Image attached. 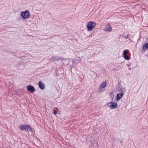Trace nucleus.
<instances>
[{"label":"nucleus","mask_w":148,"mask_h":148,"mask_svg":"<svg viewBox=\"0 0 148 148\" xmlns=\"http://www.w3.org/2000/svg\"><path fill=\"white\" fill-rule=\"evenodd\" d=\"M96 23L94 21H90L88 22L86 25L87 31L88 32L92 31L95 27Z\"/></svg>","instance_id":"nucleus-1"},{"label":"nucleus","mask_w":148,"mask_h":148,"mask_svg":"<svg viewBox=\"0 0 148 148\" xmlns=\"http://www.w3.org/2000/svg\"><path fill=\"white\" fill-rule=\"evenodd\" d=\"M39 88L42 89H44L45 87L44 84L41 81L39 82Z\"/></svg>","instance_id":"nucleus-9"},{"label":"nucleus","mask_w":148,"mask_h":148,"mask_svg":"<svg viewBox=\"0 0 148 148\" xmlns=\"http://www.w3.org/2000/svg\"><path fill=\"white\" fill-rule=\"evenodd\" d=\"M26 130L29 134H31L33 132V130L32 128L29 125H27Z\"/></svg>","instance_id":"nucleus-10"},{"label":"nucleus","mask_w":148,"mask_h":148,"mask_svg":"<svg viewBox=\"0 0 148 148\" xmlns=\"http://www.w3.org/2000/svg\"><path fill=\"white\" fill-rule=\"evenodd\" d=\"M27 89L28 91L31 93L34 92L35 90L34 87L31 85H29L27 86Z\"/></svg>","instance_id":"nucleus-6"},{"label":"nucleus","mask_w":148,"mask_h":148,"mask_svg":"<svg viewBox=\"0 0 148 148\" xmlns=\"http://www.w3.org/2000/svg\"><path fill=\"white\" fill-rule=\"evenodd\" d=\"M119 93H118L117 94L116 100L117 101L119 100L123 97V91L121 89V90L119 91Z\"/></svg>","instance_id":"nucleus-5"},{"label":"nucleus","mask_w":148,"mask_h":148,"mask_svg":"<svg viewBox=\"0 0 148 148\" xmlns=\"http://www.w3.org/2000/svg\"><path fill=\"white\" fill-rule=\"evenodd\" d=\"M111 29L110 23L108 24L105 27L104 31L105 32H110Z\"/></svg>","instance_id":"nucleus-7"},{"label":"nucleus","mask_w":148,"mask_h":148,"mask_svg":"<svg viewBox=\"0 0 148 148\" xmlns=\"http://www.w3.org/2000/svg\"><path fill=\"white\" fill-rule=\"evenodd\" d=\"M53 113L54 114H56L57 113V112L56 111H55L53 112Z\"/></svg>","instance_id":"nucleus-16"},{"label":"nucleus","mask_w":148,"mask_h":148,"mask_svg":"<svg viewBox=\"0 0 148 148\" xmlns=\"http://www.w3.org/2000/svg\"><path fill=\"white\" fill-rule=\"evenodd\" d=\"M148 48V43L145 44L144 45L143 47V50L147 49Z\"/></svg>","instance_id":"nucleus-12"},{"label":"nucleus","mask_w":148,"mask_h":148,"mask_svg":"<svg viewBox=\"0 0 148 148\" xmlns=\"http://www.w3.org/2000/svg\"><path fill=\"white\" fill-rule=\"evenodd\" d=\"M124 58L125 60H129V56L127 55H124Z\"/></svg>","instance_id":"nucleus-14"},{"label":"nucleus","mask_w":148,"mask_h":148,"mask_svg":"<svg viewBox=\"0 0 148 148\" xmlns=\"http://www.w3.org/2000/svg\"><path fill=\"white\" fill-rule=\"evenodd\" d=\"M108 83V82L106 81L101 82L99 85L98 92L101 93L103 91L104 89L107 86Z\"/></svg>","instance_id":"nucleus-2"},{"label":"nucleus","mask_w":148,"mask_h":148,"mask_svg":"<svg viewBox=\"0 0 148 148\" xmlns=\"http://www.w3.org/2000/svg\"><path fill=\"white\" fill-rule=\"evenodd\" d=\"M21 15L22 18L23 19H27L30 16V13L28 10H26L24 12H21Z\"/></svg>","instance_id":"nucleus-3"},{"label":"nucleus","mask_w":148,"mask_h":148,"mask_svg":"<svg viewBox=\"0 0 148 148\" xmlns=\"http://www.w3.org/2000/svg\"><path fill=\"white\" fill-rule=\"evenodd\" d=\"M108 106L110 107V108H111V102H109L107 104Z\"/></svg>","instance_id":"nucleus-15"},{"label":"nucleus","mask_w":148,"mask_h":148,"mask_svg":"<svg viewBox=\"0 0 148 148\" xmlns=\"http://www.w3.org/2000/svg\"><path fill=\"white\" fill-rule=\"evenodd\" d=\"M128 51L127 50H125L124 51L123 54V55H127V54L128 53Z\"/></svg>","instance_id":"nucleus-13"},{"label":"nucleus","mask_w":148,"mask_h":148,"mask_svg":"<svg viewBox=\"0 0 148 148\" xmlns=\"http://www.w3.org/2000/svg\"><path fill=\"white\" fill-rule=\"evenodd\" d=\"M27 125H21L19 126V128L21 131L25 130L27 129Z\"/></svg>","instance_id":"nucleus-8"},{"label":"nucleus","mask_w":148,"mask_h":148,"mask_svg":"<svg viewBox=\"0 0 148 148\" xmlns=\"http://www.w3.org/2000/svg\"><path fill=\"white\" fill-rule=\"evenodd\" d=\"M117 106V104L116 102H112V109L116 108Z\"/></svg>","instance_id":"nucleus-11"},{"label":"nucleus","mask_w":148,"mask_h":148,"mask_svg":"<svg viewBox=\"0 0 148 148\" xmlns=\"http://www.w3.org/2000/svg\"><path fill=\"white\" fill-rule=\"evenodd\" d=\"M52 60L54 61H58L60 59L63 60L64 59L60 56H55L51 58Z\"/></svg>","instance_id":"nucleus-4"}]
</instances>
